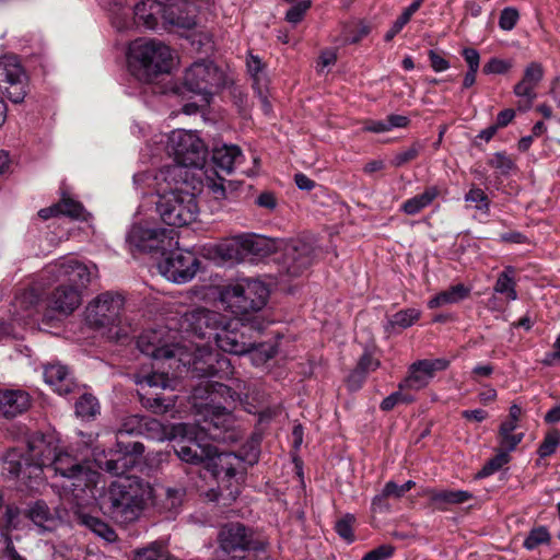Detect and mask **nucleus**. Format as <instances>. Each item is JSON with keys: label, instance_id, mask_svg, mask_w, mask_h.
<instances>
[{"label": "nucleus", "instance_id": "obj_1", "mask_svg": "<svg viewBox=\"0 0 560 560\" xmlns=\"http://www.w3.org/2000/svg\"><path fill=\"white\" fill-rule=\"evenodd\" d=\"M242 394L219 382L205 381L192 392L194 406L201 419L196 423L174 425V436L180 438L174 445L180 460L189 464H205L219 480V497L234 501L240 494V485L235 479L240 458L228 452H219L209 441H224L223 432L232 423L231 404L242 401Z\"/></svg>", "mask_w": 560, "mask_h": 560}, {"label": "nucleus", "instance_id": "obj_2", "mask_svg": "<svg viewBox=\"0 0 560 560\" xmlns=\"http://www.w3.org/2000/svg\"><path fill=\"white\" fill-rule=\"evenodd\" d=\"M140 352L154 361L174 360L186 366L194 377L229 378L233 366L226 357L213 352L208 342L190 346L174 342L171 330L159 328L143 331L137 341Z\"/></svg>", "mask_w": 560, "mask_h": 560}, {"label": "nucleus", "instance_id": "obj_3", "mask_svg": "<svg viewBox=\"0 0 560 560\" xmlns=\"http://www.w3.org/2000/svg\"><path fill=\"white\" fill-rule=\"evenodd\" d=\"M133 182L144 194L154 192L159 197L156 210L167 225L184 226L196 221L199 207L195 194L189 191L183 167L167 165L155 173H139Z\"/></svg>", "mask_w": 560, "mask_h": 560}, {"label": "nucleus", "instance_id": "obj_4", "mask_svg": "<svg viewBox=\"0 0 560 560\" xmlns=\"http://www.w3.org/2000/svg\"><path fill=\"white\" fill-rule=\"evenodd\" d=\"M96 267L89 266L73 256H63L46 265L35 281L15 298V308L28 312L36 306L47 288L54 283H63L78 288H86Z\"/></svg>", "mask_w": 560, "mask_h": 560}, {"label": "nucleus", "instance_id": "obj_5", "mask_svg": "<svg viewBox=\"0 0 560 560\" xmlns=\"http://www.w3.org/2000/svg\"><path fill=\"white\" fill-rule=\"evenodd\" d=\"M152 498L153 489L148 482L124 476L109 485L102 498L101 508L116 522L128 524L139 518Z\"/></svg>", "mask_w": 560, "mask_h": 560}, {"label": "nucleus", "instance_id": "obj_6", "mask_svg": "<svg viewBox=\"0 0 560 560\" xmlns=\"http://www.w3.org/2000/svg\"><path fill=\"white\" fill-rule=\"evenodd\" d=\"M47 469L54 470L63 479L56 487H60L65 495H71L78 506L88 505L96 499L101 475L70 454L58 450Z\"/></svg>", "mask_w": 560, "mask_h": 560}, {"label": "nucleus", "instance_id": "obj_7", "mask_svg": "<svg viewBox=\"0 0 560 560\" xmlns=\"http://www.w3.org/2000/svg\"><path fill=\"white\" fill-rule=\"evenodd\" d=\"M129 71L140 81L168 73L174 65L172 49L161 40L138 38L130 43L127 54Z\"/></svg>", "mask_w": 560, "mask_h": 560}, {"label": "nucleus", "instance_id": "obj_8", "mask_svg": "<svg viewBox=\"0 0 560 560\" xmlns=\"http://www.w3.org/2000/svg\"><path fill=\"white\" fill-rule=\"evenodd\" d=\"M223 83V74L212 61L194 62L185 70L182 85L177 86L176 92L182 95L192 94L199 98L200 104H186L183 108L184 113L191 115L199 106L208 105L212 95Z\"/></svg>", "mask_w": 560, "mask_h": 560}, {"label": "nucleus", "instance_id": "obj_9", "mask_svg": "<svg viewBox=\"0 0 560 560\" xmlns=\"http://www.w3.org/2000/svg\"><path fill=\"white\" fill-rule=\"evenodd\" d=\"M158 145H162L170 156L174 158L172 165H178L184 170V176L188 175V167H202L207 150L203 141L195 131L183 129L173 130L167 135H159Z\"/></svg>", "mask_w": 560, "mask_h": 560}, {"label": "nucleus", "instance_id": "obj_10", "mask_svg": "<svg viewBox=\"0 0 560 560\" xmlns=\"http://www.w3.org/2000/svg\"><path fill=\"white\" fill-rule=\"evenodd\" d=\"M126 243L131 252L160 253L178 247L177 234L174 230L158 229L147 219L140 218V212L126 234Z\"/></svg>", "mask_w": 560, "mask_h": 560}, {"label": "nucleus", "instance_id": "obj_11", "mask_svg": "<svg viewBox=\"0 0 560 560\" xmlns=\"http://www.w3.org/2000/svg\"><path fill=\"white\" fill-rule=\"evenodd\" d=\"M269 298L267 285L256 279H243L226 287L221 293V301L235 315H245L261 310Z\"/></svg>", "mask_w": 560, "mask_h": 560}, {"label": "nucleus", "instance_id": "obj_12", "mask_svg": "<svg viewBox=\"0 0 560 560\" xmlns=\"http://www.w3.org/2000/svg\"><path fill=\"white\" fill-rule=\"evenodd\" d=\"M277 247L270 237L257 234H238L215 244L212 248L214 257L222 261H237L245 255H267Z\"/></svg>", "mask_w": 560, "mask_h": 560}, {"label": "nucleus", "instance_id": "obj_13", "mask_svg": "<svg viewBox=\"0 0 560 560\" xmlns=\"http://www.w3.org/2000/svg\"><path fill=\"white\" fill-rule=\"evenodd\" d=\"M253 331V327L241 318L223 316L211 340L215 342L220 350L242 355L250 349Z\"/></svg>", "mask_w": 560, "mask_h": 560}, {"label": "nucleus", "instance_id": "obj_14", "mask_svg": "<svg viewBox=\"0 0 560 560\" xmlns=\"http://www.w3.org/2000/svg\"><path fill=\"white\" fill-rule=\"evenodd\" d=\"M277 247L271 250H282L280 271L290 278L301 276L312 265L314 249L312 245L303 240H277Z\"/></svg>", "mask_w": 560, "mask_h": 560}, {"label": "nucleus", "instance_id": "obj_15", "mask_svg": "<svg viewBox=\"0 0 560 560\" xmlns=\"http://www.w3.org/2000/svg\"><path fill=\"white\" fill-rule=\"evenodd\" d=\"M135 383L140 387V398L142 405L154 413H165L175 405L174 397H161L158 394L151 396L145 389L162 388L170 386V378L165 373L140 370L133 376Z\"/></svg>", "mask_w": 560, "mask_h": 560}, {"label": "nucleus", "instance_id": "obj_16", "mask_svg": "<svg viewBox=\"0 0 560 560\" xmlns=\"http://www.w3.org/2000/svg\"><path fill=\"white\" fill-rule=\"evenodd\" d=\"M158 264L160 273L168 281L174 283H186L197 273L199 260L194 253L189 250L167 252Z\"/></svg>", "mask_w": 560, "mask_h": 560}, {"label": "nucleus", "instance_id": "obj_17", "mask_svg": "<svg viewBox=\"0 0 560 560\" xmlns=\"http://www.w3.org/2000/svg\"><path fill=\"white\" fill-rule=\"evenodd\" d=\"M122 306L124 299L119 294L102 293L85 307V322L95 328L114 325L119 318Z\"/></svg>", "mask_w": 560, "mask_h": 560}, {"label": "nucleus", "instance_id": "obj_18", "mask_svg": "<svg viewBox=\"0 0 560 560\" xmlns=\"http://www.w3.org/2000/svg\"><path fill=\"white\" fill-rule=\"evenodd\" d=\"M27 77L16 56L0 58V89L13 103H20L26 96Z\"/></svg>", "mask_w": 560, "mask_h": 560}, {"label": "nucleus", "instance_id": "obj_19", "mask_svg": "<svg viewBox=\"0 0 560 560\" xmlns=\"http://www.w3.org/2000/svg\"><path fill=\"white\" fill-rule=\"evenodd\" d=\"M59 450V441L52 434H34L27 441L26 466H34L36 477L48 468L55 453Z\"/></svg>", "mask_w": 560, "mask_h": 560}, {"label": "nucleus", "instance_id": "obj_20", "mask_svg": "<svg viewBox=\"0 0 560 560\" xmlns=\"http://www.w3.org/2000/svg\"><path fill=\"white\" fill-rule=\"evenodd\" d=\"M219 542L226 553L245 550L260 552L266 549V544L254 540L249 530L241 523L223 526L219 533Z\"/></svg>", "mask_w": 560, "mask_h": 560}, {"label": "nucleus", "instance_id": "obj_21", "mask_svg": "<svg viewBox=\"0 0 560 560\" xmlns=\"http://www.w3.org/2000/svg\"><path fill=\"white\" fill-rule=\"evenodd\" d=\"M223 316L207 308H195L184 315L182 327L198 338L210 341Z\"/></svg>", "mask_w": 560, "mask_h": 560}, {"label": "nucleus", "instance_id": "obj_22", "mask_svg": "<svg viewBox=\"0 0 560 560\" xmlns=\"http://www.w3.org/2000/svg\"><path fill=\"white\" fill-rule=\"evenodd\" d=\"M448 366L445 359L419 360L409 366L408 375L399 385V389L419 390L428 386L434 377L435 372L443 371Z\"/></svg>", "mask_w": 560, "mask_h": 560}, {"label": "nucleus", "instance_id": "obj_23", "mask_svg": "<svg viewBox=\"0 0 560 560\" xmlns=\"http://www.w3.org/2000/svg\"><path fill=\"white\" fill-rule=\"evenodd\" d=\"M82 303V288L67 284L58 287L47 298V306L62 315L72 314Z\"/></svg>", "mask_w": 560, "mask_h": 560}, {"label": "nucleus", "instance_id": "obj_24", "mask_svg": "<svg viewBox=\"0 0 560 560\" xmlns=\"http://www.w3.org/2000/svg\"><path fill=\"white\" fill-rule=\"evenodd\" d=\"M166 4L158 0H142L133 8L135 26H143L147 30L163 27Z\"/></svg>", "mask_w": 560, "mask_h": 560}, {"label": "nucleus", "instance_id": "obj_25", "mask_svg": "<svg viewBox=\"0 0 560 560\" xmlns=\"http://www.w3.org/2000/svg\"><path fill=\"white\" fill-rule=\"evenodd\" d=\"M196 25V8L190 3L166 5L163 28L166 31L190 30Z\"/></svg>", "mask_w": 560, "mask_h": 560}, {"label": "nucleus", "instance_id": "obj_26", "mask_svg": "<svg viewBox=\"0 0 560 560\" xmlns=\"http://www.w3.org/2000/svg\"><path fill=\"white\" fill-rule=\"evenodd\" d=\"M30 395L22 389H0V412L7 418H14L28 409Z\"/></svg>", "mask_w": 560, "mask_h": 560}, {"label": "nucleus", "instance_id": "obj_27", "mask_svg": "<svg viewBox=\"0 0 560 560\" xmlns=\"http://www.w3.org/2000/svg\"><path fill=\"white\" fill-rule=\"evenodd\" d=\"M161 431V423L155 419H149L139 415H131L122 420L118 433H126L130 435H147L151 439H160L159 435L152 432Z\"/></svg>", "mask_w": 560, "mask_h": 560}, {"label": "nucleus", "instance_id": "obj_28", "mask_svg": "<svg viewBox=\"0 0 560 560\" xmlns=\"http://www.w3.org/2000/svg\"><path fill=\"white\" fill-rule=\"evenodd\" d=\"M135 4L132 0H112L109 16L114 27L126 31L135 26Z\"/></svg>", "mask_w": 560, "mask_h": 560}, {"label": "nucleus", "instance_id": "obj_29", "mask_svg": "<svg viewBox=\"0 0 560 560\" xmlns=\"http://www.w3.org/2000/svg\"><path fill=\"white\" fill-rule=\"evenodd\" d=\"M431 504L441 511L447 510L451 505L462 504L472 498V494L465 490H434L425 491Z\"/></svg>", "mask_w": 560, "mask_h": 560}, {"label": "nucleus", "instance_id": "obj_30", "mask_svg": "<svg viewBox=\"0 0 560 560\" xmlns=\"http://www.w3.org/2000/svg\"><path fill=\"white\" fill-rule=\"evenodd\" d=\"M45 382L59 395H67L73 388V381L67 366L62 364H49L44 370Z\"/></svg>", "mask_w": 560, "mask_h": 560}, {"label": "nucleus", "instance_id": "obj_31", "mask_svg": "<svg viewBox=\"0 0 560 560\" xmlns=\"http://www.w3.org/2000/svg\"><path fill=\"white\" fill-rule=\"evenodd\" d=\"M244 156L237 145L223 144L213 150L212 161L218 170L231 174L236 165L241 164Z\"/></svg>", "mask_w": 560, "mask_h": 560}, {"label": "nucleus", "instance_id": "obj_32", "mask_svg": "<svg viewBox=\"0 0 560 560\" xmlns=\"http://www.w3.org/2000/svg\"><path fill=\"white\" fill-rule=\"evenodd\" d=\"M59 214H65L74 219H85L84 209L82 205L71 198L63 197L60 202L55 203L50 207L40 209L38 215L47 220Z\"/></svg>", "mask_w": 560, "mask_h": 560}, {"label": "nucleus", "instance_id": "obj_33", "mask_svg": "<svg viewBox=\"0 0 560 560\" xmlns=\"http://www.w3.org/2000/svg\"><path fill=\"white\" fill-rule=\"evenodd\" d=\"M470 288L462 283L452 285L448 289L439 292L436 295L430 299L428 301V307L433 310L444 307L447 305L457 304L467 299L470 294Z\"/></svg>", "mask_w": 560, "mask_h": 560}, {"label": "nucleus", "instance_id": "obj_34", "mask_svg": "<svg viewBox=\"0 0 560 560\" xmlns=\"http://www.w3.org/2000/svg\"><path fill=\"white\" fill-rule=\"evenodd\" d=\"M544 70L541 65L532 62L525 69L524 77L514 88V93L517 96L527 97L533 100L535 97V88L542 79Z\"/></svg>", "mask_w": 560, "mask_h": 560}, {"label": "nucleus", "instance_id": "obj_35", "mask_svg": "<svg viewBox=\"0 0 560 560\" xmlns=\"http://www.w3.org/2000/svg\"><path fill=\"white\" fill-rule=\"evenodd\" d=\"M27 517L38 527L39 532L52 530L58 520L44 501H37L27 510Z\"/></svg>", "mask_w": 560, "mask_h": 560}, {"label": "nucleus", "instance_id": "obj_36", "mask_svg": "<svg viewBox=\"0 0 560 560\" xmlns=\"http://www.w3.org/2000/svg\"><path fill=\"white\" fill-rule=\"evenodd\" d=\"M440 191L436 186H430L424 189L422 194H419L401 205V210L409 215L419 213L424 208L429 207L434 199L439 196Z\"/></svg>", "mask_w": 560, "mask_h": 560}, {"label": "nucleus", "instance_id": "obj_37", "mask_svg": "<svg viewBox=\"0 0 560 560\" xmlns=\"http://www.w3.org/2000/svg\"><path fill=\"white\" fill-rule=\"evenodd\" d=\"M493 290L495 293L505 295L508 301L517 300L515 269L512 266H506L504 270L499 273Z\"/></svg>", "mask_w": 560, "mask_h": 560}, {"label": "nucleus", "instance_id": "obj_38", "mask_svg": "<svg viewBox=\"0 0 560 560\" xmlns=\"http://www.w3.org/2000/svg\"><path fill=\"white\" fill-rule=\"evenodd\" d=\"M80 522L106 541H114L116 539V534L113 528L98 517L89 514H80Z\"/></svg>", "mask_w": 560, "mask_h": 560}, {"label": "nucleus", "instance_id": "obj_39", "mask_svg": "<svg viewBox=\"0 0 560 560\" xmlns=\"http://www.w3.org/2000/svg\"><path fill=\"white\" fill-rule=\"evenodd\" d=\"M162 490L164 499L162 500L161 508L172 515L177 514L185 497V490L183 488H167Z\"/></svg>", "mask_w": 560, "mask_h": 560}, {"label": "nucleus", "instance_id": "obj_40", "mask_svg": "<svg viewBox=\"0 0 560 560\" xmlns=\"http://www.w3.org/2000/svg\"><path fill=\"white\" fill-rule=\"evenodd\" d=\"M98 411V401L94 396L90 394L82 395L75 404V413L82 419L90 420L94 418Z\"/></svg>", "mask_w": 560, "mask_h": 560}, {"label": "nucleus", "instance_id": "obj_41", "mask_svg": "<svg viewBox=\"0 0 560 560\" xmlns=\"http://www.w3.org/2000/svg\"><path fill=\"white\" fill-rule=\"evenodd\" d=\"M421 312L418 308H406L395 313L390 319L392 327L408 328L412 326L419 318Z\"/></svg>", "mask_w": 560, "mask_h": 560}, {"label": "nucleus", "instance_id": "obj_42", "mask_svg": "<svg viewBox=\"0 0 560 560\" xmlns=\"http://www.w3.org/2000/svg\"><path fill=\"white\" fill-rule=\"evenodd\" d=\"M245 354H249L252 364L258 366L271 359L276 354V349L270 345L256 346L252 340L250 349Z\"/></svg>", "mask_w": 560, "mask_h": 560}, {"label": "nucleus", "instance_id": "obj_43", "mask_svg": "<svg viewBox=\"0 0 560 560\" xmlns=\"http://www.w3.org/2000/svg\"><path fill=\"white\" fill-rule=\"evenodd\" d=\"M135 560H172L167 549L159 542L137 551Z\"/></svg>", "mask_w": 560, "mask_h": 560}, {"label": "nucleus", "instance_id": "obj_44", "mask_svg": "<svg viewBox=\"0 0 560 560\" xmlns=\"http://www.w3.org/2000/svg\"><path fill=\"white\" fill-rule=\"evenodd\" d=\"M465 201L475 203V208L481 212H488L490 200L487 194L479 187L472 186L465 195Z\"/></svg>", "mask_w": 560, "mask_h": 560}, {"label": "nucleus", "instance_id": "obj_45", "mask_svg": "<svg viewBox=\"0 0 560 560\" xmlns=\"http://www.w3.org/2000/svg\"><path fill=\"white\" fill-rule=\"evenodd\" d=\"M549 540L548 530L545 527H537L530 530L523 545L526 549L534 550L538 546L549 542Z\"/></svg>", "mask_w": 560, "mask_h": 560}, {"label": "nucleus", "instance_id": "obj_46", "mask_svg": "<svg viewBox=\"0 0 560 560\" xmlns=\"http://www.w3.org/2000/svg\"><path fill=\"white\" fill-rule=\"evenodd\" d=\"M510 452L500 447L497 454L486 464L482 469L485 476L491 475L510 462Z\"/></svg>", "mask_w": 560, "mask_h": 560}, {"label": "nucleus", "instance_id": "obj_47", "mask_svg": "<svg viewBox=\"0 0 560 560\" xmlns=\"http://www.w3.org/2000/svg\"><path fill=\"white\" fill-rule=\"evenodd\" d=\"M370 33V27L363 22L345 27L343 40L348 44H355Z\"/></svg>", "mask_w": 560, "mask_h": 560}, {"label": "nucleus", "instance_id": "obj_48", "mask_svg": "<svg viewBox=\"0 0 560 560\" xmlns=\"http://www.w3.org/2000/svg\"><path fill=\"white\" fill-rule=\"evenodd\" d=\"M311 5V0H303L298 2L287 11L285 20L294 25L300 23L304 19L305 13L308 11Z\"/></svg>", "mask_w": 560, "mask_h": 560}, {"label": "nucleus", "instance_id": "obj_49", "mask_svg": "<svg viewBox=\"0 0 560 560\" xmlns=\"http://www.w3.org/2000/svg\"><path fill=\"white\" fill-rule=\"evenodd\" d=\"M421 150V145L419 143H413L408 149L397 152L392 161V164L396 167L402 166L404 164L415 160Z\"/></svg>", "mask_w": 560, "mask_h": 560}, {"label": "nucleus", "instance_id": "obj_50", "mask_svg": "<svg viewBox=\"0 0 560 560\" xmlns=\"http://www.w3.org/2000/svg\"><path fill=\"white\" fill-rule=\"evenodd\" d=\"M520 19L518 11L515 8L508 7L501 11L499 26L503 31H511L515 27Z\"/></svg>", "mask_w": 560, "mask_h": 560}, {"label": "nucleus", "instance_id": "obj_51", "mask_svg": "<svg viewBox=\"0 0 560 560\" xmlns=\"http://www.w3.org/2000/svg\"><path fill=\"white\" fill-rule=\"evenodd\" d=\"M559 441L560 435L557 431L548 433L538 448L539 456L547 457L553 454L559 444Z\"/></svg>", "mask_w": 560, "mask_h": 560}, {"label": "nucleus", "instance_id": "obj_52", "mask_svg": "<svg viewBox=\"0 0 560 560\" xmlns=\"http://www.w3.org/2000/svg\"><path fill=\"white\" fill-rule=\"evenodd\" d=\"M402 390L404 389H398L397 392L390 394L385 399H383V401L381 402V409L384 411H389L399 402H411L413 400V397L404 394Z\"/></svg>", "mask_w": 560, "mask_h": 560}, {"label": "nucleus", "instance_id": "obj_53", "mask_svg": "<svg viewBox=\"0 0 560 560\" xmlns=\"http://www.w3.org/2000/svg\"><path fill=\"white\" fill-rule=\"evenodd\" d=\"M512 67L510 61L491 58L483 67V72L487 74H503L508 72Z\"/></svg>", "mask_w": 560, "mask_h": 560}, {"label": "nucleus", "instance_id": "obj_54", "mask_svg": "<svg viewBox=\"0 0 560 560\" xmlns=\"http://www.w3.org/2000/svg\"><path fill=\"white\" fill-rule=\"evenodd\" d=\"M489 164L501 174H508L514 166L513 161L504 153H495L489 161Z\"/></svg>", "mask_w": 560, "mask_h": 560}, {"label": "nucleus", "instance_id": "obj_55", "mask_svg": "<svg viewBox=\"0 0 560 560\" xmlns=\"http://www.w3.org/2000/svg\"><path fill=\"white\" fill-rule=\"evenodd\" d=\"M523 438H524L523 433H513V432L505 433V434L499 433V446L509 452H512L522 442Z\"/></svg>", "mask_w": 560, "mask_h": 560}, {"label": "nucleus", "instance_id": "obj_56", "mask_svg": "<svg viewBox=\"0 0 560 560\" xmlns=\"http://www.w3.org/2000/svg\"><path fill=\"white\" fill-rule=\"evenodd\" d=\"M352 515H347L342 520L338 521L336 523V532L340 537L346 539L347 541L353 540V533H352V522H353Z\"/></svg>", "mask_w": 560, "mask_h": 560}, {"label": "nucleus", "instance_id": "obj_57", "mask_svg": "<svg viewBox=\"0 0 560 560\" xmlns=\"http://www.w3.org/2000/svg\"><path fill=\"white\" fill-rule=\"evenodd\" d=\"M121 459L122 457L118 456L117 458H109L106 460L97 459L96 462L101 469H104L113 475H119L124 471L122 468L126 466L125 463L120 465Z\"/></svg>", "mask_w": 560, "mask_h": 560}, {"label": "nucleus", "instance_id": "obj_58", "mask_svg": "<svg viewBox=\"0 0 560 560\" xmlns=\"http://www.w3.org/2000/svg\"><path fill=\"white\" fill-rule=\"evenodd\" d=\"M206 187L217 200H221L226 197L224 180L221 177L218 179L208 178Z\"/></svg>", "mask_w": 560, "mask_h": 560}, {"label": "nucleus", "instance_id": "obj_59", "mask_svg": "<svg viewBox=\"0 0 560 560\" xmlns=\"http://www.w3.org/2000/svg\"><path fill=\"white\" fill-rule=\"evenodd\" d=\"M393 552L394 548L392 546L383 545L365 553L362 560H385L389 558Z\"/></svg>", "mask_w": 560, "mask_h": 560}, {"label": "nucleus", "instance_id": "obj_60", "mask_svg": "<svg viewBox=\"0 0 560 560\" xmlns=\"http://www.w3.org/2000/svg\"><path fill=\"white\" fill-rule=\"evenodd\" d=\"M429 60L435 72L446 71L451 67L448 60L435 50L429 51Z\"/></svg>", "mask_w": 560, "mask_h": 560}, {"label": "nucleus", "instance_id": "obj_61", "mask_svg": "<svg viewBox=\"0 0 560 560\" xmlns=\"http://www.w3.org/2000/svg\"><path fill=\"white\" fill-rule=\"evenodd\" d=\"M380 366V361L373 358L370 353L365 352L358 364V372L366 374L369 372L375 371Z\"/></svg>", "mask_w": 560, "mask_h": 560}, {"label": "nucleus", "instance_id": "obj_62", "mask_svg": "<svg viewBox=\"0 0 560 560\" xmlns=\"http://www.w3.org/2000/svg\"><path fill=\"white\" fill-rule=\"evenodd\" d=\"M462 55L468 66V70L478 71L480 66V55L475 48H464Z\"/></svg>", "mask_w": 560, "mask_h": 560}, {"label": "nucleus", "instance_id": "obj_63", "mask_svg": "<svg viewBox=\"0 0 560 560\" xmlns=\"http://www.w3.org/2000/svg\"><path fill=\"white\" fill-rule=\"evenodd\" d=\"M256 205L260 208H265L269 211H273L278 201L273 192L271 191H262L256 199Z\"/></svg>", "mask_w": 560, "mask_h": 560}, {"label": "nucleus", "instance_id": "obj_64", "mask_svg": "<svg viewBox=\"0 0 560 560\" xmlns=\"http://www.w3.org/2000/svg\"><path fill=\"white\" fill-rule=\"evenodd\" d=\"M541 362L547 366H551L560 362V334L553 342V350L547 352Z\"/></svg>", "mask_w": 560, "mask_h": 560}]
</instances>
